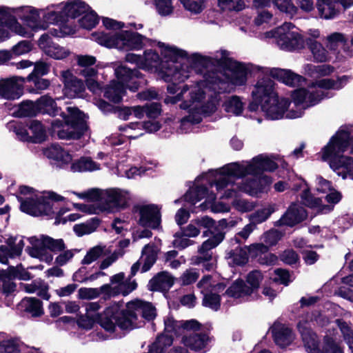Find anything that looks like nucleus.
I'll list each match as a JSON object with an SVG mask.
<instances>
[{"instance_id": "nucleus-1", "label": "nucleus", "mask_w": 353, "mask_h": 353, "mask_svg": "<svg viewBox=\"0 0 353 353\" xmlns=\"http://www.w3.org/2000/svg\"><path fill=\"white\" fill-rule=\"evenodd\" d=\"M192 60L195 67L205 70L203 80L190 88L185 85L176 96L165 99L166 103L174 104L183 100L181 109H188L191 103L200 101L206 96L216 100V94L230 92L236 85H244L247 81L248 69L241 63L233 61L226 50L216 52L212 56L194 54Z\"/></svg>"}, {"instance_id": "nucleus-2", "label": "nucleus", "mask_w": 353, "mask_h": 353, "mask_svg": "<svg viewBox=\"0 0 353 353\" xmlns=\"http://www.w3.org/2000/svg\"><path fill=\"white\" fill-rule=\"evenodd\" d=\"M277 168L270 157L259 154L251 161L231 163L216 170L219 176L211 186L214 185L218 192L224 190L221 198L236 196L238 190L251 196L256 195L272 183V179L263 172H272Z\"/></svg>"}, {"instance_id": "nucleus-3", "label": "nucleus", "mask_w": 353, "mask_h": 353, "mask_svg": "<svg viewBox=\"0 0 353 353\" xmlns=\"http://www.w3.org/2000/svg\"><path fill=\"white\" fill-rule=\"evenodd\" d=\"M160 58L157 52L147 50L143 55V69L155 68L159 70L164 81H168L170 76L176 81H183L190 76L192 68L186 59L187 53L174 46L159 43Z\"/></svg>"}, {"instance_id": "nucleus-4", "label": "nucleus", "mask_w": 353, "mask_h": 353, "mask_svg": "<svg viewBox=\"0 0 353 353\" xmlns=\"http://www.w3.org/2000/svg\"><path fill=\"white\" fill-rule=\"evenodd\" d=\"M350 77L347 75L338 77L336 80L332 79H323L316 81L315 84L307 88L295 90L292 94V103L294 108L287 112L288 119L301 117L304 110L311 106L315 105L327 96V90H339L343 88L349 81Z\"/></svg>"}, {"instance_id": "nucleus-5", "label": "nucleus", "mask_w": 353, "mask_h": 353, "mask_svg": "<svg viewBox=\"0 0 353 353\" xmlns=\"http://www.w3.org/2000/svg\"><path fill=\"white\" fill-rule=\"evenodd\" d=\"M348 145L353 154V140H350V133L341 130L332 137L327 145L322 149V160L327 161L330 167L343 179L353 180V159L343 155Z\"/></svg>"}, {"instance_id": "nucleus-6", "label": "nucleus", "mask_w": 353, "mask_h": 353, "mask_svg": "<svg viewBox=\"0 0 353 353\" xmlns=\"http://www.w3.org/2000/svg\"><path fill=\"white\" fill-rule=\"evenodd\" d=\"M20 193L29 196H18L20 201V209L22 212L34 216H51L57 214L55 223H60L59 218L67 210L61 209L58 212L54 202L63 201L65 198L54 192H48L44 196H38L32 192L33 189L27 186H21Z\"/></svg>"}, {"instance_id": "nucleus-7", "label": "nucleus", "mask_w": 353, "mask_h": 353, "mask_svg": "<svg viewBox=\"0 0 353 353\" xmlns=\"http://www.w3.org/2000/svg\"><path fill=\"white\" fill-rule=\"evenodd\" d=\"M252 94L255 100L260 102L261 108L266 117L272 120L282 119L291 104L287 99H279L274 91V83L270 78L259 79Z\"/></svg>"}, {"instance_id": "nucleus-8", "label": "nucleus", "mask_w": 353, "mask_h": 353, "mask_svg": "<svg viewBox=\"0 0 353 353\" xmlns=\"http://www.w3.org/2000/svg\"><path fill=\"white\" fill-rule=\"evenodd\" d=\"M194 223L198 227L207 230L203 232V236L209 238L205 241L198 249V254L192 259L194 265H202L206 270L213 269L214 262L212 249L220 244L225 238V232L219 229L215 221L209 216H205L197 218Z\"/></svg>"}, {"instance_id": "nucleus-9", "label": "nucleus", "mask_w": 353, "mask_h": 353, "mask_svg": "<svg viewBox=\"0 0 353 353\" xmlns=\"http://www.w3.org/2000/svg\"><path fill=\"white\" fill-rule=\"evenodd\" d=\"M92 37L102 46L123 50H140L147 40L145 37L139 33L128 30L94 32Z\"/></svg>"}, {"instance_id": "nucleus-10", "label": "nucleus", "mask_w": 353, "mask_h": 353, "mask_svg": "<svg viewBox=\"0 0 353 353\" xmlns=\"http://www.w3.org/2000/svg\"><path fill=\"white\" fill-rule=\"evenodd\" d=\"M67 114L62 116L63 121H52L54 134L61 139H76L86 131L87 125L82 118L83 113L75 107H67Z\"/></svg>"}, {"instance_id": "nucleus-11", "label": "nucleus", "mask_w": 353, "mask_h": 353, "mask_svg": "<svg viewBox=\"0 0 353 353\" xmlns=\"http://www.w3.org/2000/svg\"><path fill=\"white\" fill-rule=\"evenodd\" d=\"M28 241L31 245L26 249L28 254L48 263L53 259L52 255L48 251L59 252L65 249L63 239H54L48 236L41 235L40 238L32 236L28 238Z\"/></svg>"}, {"instance_id": "nucleus-12", "label": "nucleus", "mask_w": 353, "mask_h": 353, "mask_svg": "<svg viewBox=\"0 0 353 353\" xmlns=\"http://www.w3.org/2000/svg\"><path fill=\"white\" fill-rule=\"evenodd\" d=\"M294 26L292 23H284L277 28L267 32L265 37L273 39L281 50L292 51L304 48L305 40L299 32L293 31Z\"/></svg>"}, {"instance_id": "nucleus-13", "label": "nucleus", "mask_w": 353, "mask_h": 353, "mask_svg": "<svg viewBox=\"0 0 353 353\" xmlns=\"http://www.w3.org/2000/svg\"><path fill=\"white\" fill-rule=\"evenodd\" d=\"M75 194L79 198H90L99 201L103 205L102 210L104 211H112L115 208H123L127 205L128 199L127 192L119 189L92 190L86 193Z\"/></svg>"}, {"instance_id": "nucleus-14", "label": "nucleus", "mask_w": 353, "mask_h": 353, "mask_svg": "<svg viewBox=\"0 0 353 353\" xmlns=\"http://www.w3.org/2000/svg\"><path fill=\"white\" fill-rule=\"evenodd\" d=\"M89 9V6L81 0H69L64 5L56 6L54 10H49L43 17L49 23H63L68 18L75 19L80 17Z\"/></svg>"}, {"instance_id": "nucleus-15", "label": "nucleus", "mask_w": 353, "mask_h": 353, "mask_svg": "<svg viewBox=\"0 0 353 353\" xmlns=\"http://www.w3.org/2000/svg\"><path fill=\"white\" fill-rule=\"evenodd\" d=\"M132 310L128 308V304L125 310L120 312L114 313L112 308H107L105 310V317L99 319L100 325L108 332H113L116 325L122 330H132L137 319V312Z\"/></svg>"}, {"instance_id": "nucleus-16", "label": "nucleus", "mask_w": 353, "mask_h": 353, "mask_svg": "<svg viewBox=\"0 0 353 353\" xmlns=\"http://www.w3.org/2000/svg\"><path fill=\"white\" fill-rule=\"evenodd\" d=\"M73 32V30L68 29L67 28H63V29L52 28L48 33L41 36L39 40V46L48 56L54 59H65L70 54V51L57 43H55L52 41V36L54 37H62Z\"/></svg>"}, {"instance_id": "nucleus-17", "label": "nucleus", "mask_w": 353, "mask_h": 353, "mask_svg": "<svg viewBox=\"0 0 353 353\" xmlns=\"http://www.w3.org/2000/svg\"><path fill=\"white\" fill-rule=\"evenodd\" d=\"M341 198V194L333 189L325 196V199L329 204L324 205L322 203L321 199L314 197L307 189H305L301 194V199L305 205L310 208H316L319 212L323 214L331 212L334 208V205L338 203Z\"/></svg>"}, {"instance_id": "nucleus-18", "label": "nucleus", "mask_w": 353, "mask_h": 353, "mask_svg": "<svg viewBox=\"0 0 353 353\" xmlns=\"http://www.w3.org/2000/svg\"><path fill=\"white\" fill-rule=\"evenodd\" d=\"M25 81V78L17 76L0 79V97L7 100L19 99L23 92Z\"/></svg>"}, {"instance_id": "nucleus-19", "label": "nucleus", "mask_w": 353, "mask_h": 353, "mask_svg": "<svg viewBox=\"0 0 353 353\" xmlns=\"http://www.w3.org/2000/svg\"><path fill=\"white\" fill-rule=\"evenodd\" d=\"M164 331L168 336L185 335L190 331H197L200 329L201 324L194 319L185 321H178L172 316H168L164 319Z\"/></svg>"}, {"instance_id": "nucleus-20", "label": "nucleus", "mask_w": 353, "mask_h": 353, "mask_svg": "<svg viewBox=\"0 0 353 353\" xmlns=\"http://www.w3.org/2000/svg\"><path fill=\"white\" fill-rule=\"evenodd\" d=\"M124 274L120 272L112 276L110 279L111 285L105 284L101 286V290L108 296H114L119 294L123 296L128 295L137 288V283L134 281L125 282Z\"/></svg>"}, {"instance_id": "nucleus-21", "label": "nucleus", "mask_w": 353, "mask_h": 353, "mask_svg": "<svg viewBox=\"0 0 353 353\" xmlns=\"http://www.w3.org/2000/svg\"><path fill=\"white\" fill-rule=\"evenodd\" d=\"M307 217V213L301 205L292 203L287 209L282 216L274 222V226L293 227L305 221Z\"/></svg>"}, {"instance_id": "nucleus-22", "label": "nucleus", "mask_w": 353, "mask_h": 353, "mask_svg": "<svg viewBox=\"0 0 353 353\" xmlns=\"http://www.w3.org/2000/svg\"><path fill=\"white\" fill-rule=\"evenodd\" d=\"M158 252L159 249L154 243L145 245L142 250L141 258L131 268V275L134 276L141 265L142 272L148 271L156 262Z\"/></svg>"}, {"instance_id": "nucleus-23", "label": "nucleus", "mask_w": 353, "mask_h": 353, "mask_svg": "<svg viewBox=\"0 0 353 353\" xmlns=\"http://www.w3.org/2000/svg\"><path fill=\"white\" fill-rule=\"evenodd\" d=\"M139 223L143 227L157 228L161 223L160 209L154 204L143 205L139 207Z\"/></svg>"}, {"instance_id": "nucleus-24", "label": "nucleus", "mask_w": 353, "mask_h": 353, "mask_svg": "<svg viewBox=\"0 0 353 353\" xmlns=\"http://www.w3.org/2000/svg\"><path fill=\"white\" fill-rule=\"evenodd\" d=\"M6 243L7 245L0 246V262L3 264H8V258L21 256L25 245L22 239L13 236L7 239Z\"/></svg>"}, {"instance_id": "nucleus-25", "label": "nucleus", "mask_w": 353, "mask_h": 353, "mask_svg": "<svg viewBox=\"0 0 353 353\" xmlns=\"http://www.w3.org/2000/svg\"><path fill=\"white\" fill-rule=\"evenodd\" d=\"M161 128L160 124L156 121H148L144 123H131L119 127V130L125 132V136L129 139H137L143 135V128L149 132H157Z\"/></svg>"}, {"instance_id": "nucleus-26", "label": "nucleus", "mask_w": 353, "mask_h": 353, "mask_svg": "<svg viewBox=\"0 0 353 353\" xmlns=\"http://www.w3.org/2000/svg\"><path fill=\"white\" fill-rule=\"evenodd\" d=\"M49 10L47 12L41 11L39 12L37 10L34 8H32L31 7H25L22 8L17 12V16L21 18L22 20H23L27 25L31 28L32 30H39V29H46L47 28V26L45 24H41L39 21L40 15L43 14L45 13H47ZM45 21L49 23L46 19H45L44 17H43Z\"/></svg>"}, {"instance_id": "nucleus-27", "label": "nucleus", "mask_w": 353, "mask_h": 353, "mask_svg": "<svg viewBox=\"0 0 353 353\" xmlns=\"http://www.w3.org/2000/svg\"><path fill=\"white\" fill-rule=\"evenodd\" d=\"M211 341L212 338L207 334L196 333L195 331L190 334L186 332L182 338V342L185 346L194 351L200 352L206 351L205 349Z\"/></svg>"}, {"instance_id": "nucleus-28", "label": "nucleus", "mask_w": 353, "mask_h": 353, "mask_svg": "<svg viewBox=\"0 0 353 353\" xmlns=\"http://www.w3.org/2000/svg\"><path fill=\"white\" fill-rule=\"evenodd\" d=\"M265 72L290 86L299 85L305 80L302 76L295 74L290 70L277 68H266Z\"/></svg>"}, {"instance_id": "nucleus-29", "label": "nucleus", "mask_w": 353, "mask_h": 353, "mask_svg": "<svg viewBox=\"0 0 353 353\" xmlns=\"http://www.w3.org/2000/svg\"><path fill=\"white\" fill-rule=\"evenodd\" d=\"M298 330L301 335L304 345L309 353H316L319 348V339L314 333L307 321H300L297 324Z\"/></svg>"}, {"instance_id": "nucleus-30", "label": "nucleus", "mask_w": 353, "mask_h": 353, "mask_svg": "<svg viewBox=\"0 0 353 353\" xmlns=\"http://www.w3.org/2000/svg\"><path fill=\"white\" fill-rule=\"evenodd\" d=\"M114 73L117 79L116 81L123 85L125 88H128L130 89L132 88L128 83L137 84L136 80L141 76V72L137 69L131 70L124 65L117 67Z\"/></svg>"}, {"instance_id": "nucleus-31", "label": "nucleus", "mask_w": 353, "mask_h": 353, "mask_svg": "<svg viewBox=\"0 0 353 353\" xmlns=\"http://www.w3.org/2000/svg\"><path fill=\"white\" fill-rule=\"evenodd\" d=\"M305 44L311 52L314 62L325 63L330 61L329 52L321 43L312 39H306Z\"/></svg>"}, {"instance_id": "nucleus-32", "label": "nucleus", "mask_w": 353, "mask_h": 353, "mask_svg": "<svg viewBox=\"0 0 353 353\" xmlns=\"http://www.w3.org/2000/svg\"><path fill=\"white\" fill-rule=\"evenodd\" d=\"M128 308L137 312V316H142L144 319L152 320L156 316V309L151 303L135 300L128 303Z\"/></svg>"}, {"instance_id": "nucleus-33", "label": "nucleus", "mask_w": 353, "mask_h": 353, "mask_svg": "<svg viewBox=\"0 0 353 353\" xmlns=\"http://www.w3.org/2000/svg\"><path fill=\"white\" fill-rule=\"evenodd\" d=\"M38 113L48 114L50 116H57L60 114L61 117L65 112L61 111L57 107L54 100L48 95H43L37 101Z\"/></svg>"}, {"instance_id": "nucleus-34", "label": "nucleus", "mask_w": 353, "mask_h": 353, "mask_svg": "<svg viewBox=\"0 0 353 353\" xmlns=\"http://www.w3.org/2000/svg\"><path fill=\"white\" fill-rule=\"evenodd\" d=\"M174 284L172 276L166 272L159 273L149 281V288L152 291H165Z\"/></svg>"}, {"instance_id": "nucleus-35", "label": "nucleus", "mask_w": 353, "mask_h": 353, "mask_svg": "<svg viewBox=\"0 0 353 353\" xmlns=\"http://www.w3.org/2000/svg\"><path fill=\"white\" fill-rule=\"evenodd\" d=\"M125 88L116 81H112L104 90L103 96L110 101L117 103L121 101L125 92Z\"/></svg>"}, {"instance_id": "nucleus-36", "label": "nucleus", "mask_w": 353, "mask_h": 353, "mask_svg": "<svg viewBox=\"0 0 353 353\" xmlns=\"http://www.w3.org/2000/svg\"><path fill=\"white\" fill-rule=\"evenodd\" d=\"M225 285L222 283H217L212 287V291L206 292L203 299V304L215 311L220 307V296L217 294L223 291Z\"/></svg>"}, {"instance_id": "nucleus-37", "label": "nucleus", "mask_w": 353, "mask_h": 353, "mask_svg": "<svg viewBox=\"0 0 353 353\" xmlns=\"http://www.w3.org/2000/svg\"><path fill=\"white\" fill-rule=\"evenodd\" d=\"M272 332L275 343L281 347L288 345L293 339L292 330L284 325L274 326Z\"/></svg>"}, {"instance_id": "nucleus-38", "label": "nucleus", "mask_w": 353, "mask_h": 353, "mask_svg": "<svg viewBox=\"0 0 353 353\" xmlns=\"http://www.w3.org/2000/svg\"><path fill=\"white\" fill-rule=\"evenodd\" d=\"M78 73L85 78L88 88L90 91L95 92L99 89V84L97 81L98 70L95 67L79 68Z\"/></svg>"}, {"instance_id": "nucleus-39", "label": "nucleus", "mask_w": 353, "mask_h": 353, "mask_svg": "<svg viewBox=\"0 0 353 353\" xmlns=\"http://www.w3.org/2000/svg\"><path fill=\"white\" fill-rule=\"evenodd\" d=\"M225 293L234 299L244 298L252 294L251 288L243 280H236L226 290Z\"/></svg>"}, {"instance_id": "nucleus-40", "label": "nucleus", "mask_w": 353, "mask_h": 353, "mask_svg": "<svg viewBox=\"0 0 353 353\" xmlns=\"http://www.w3.org/2000/svg\"><path fill=\"white\" fill-rule=\"evenodd\" d=\"M0 278H18L20 280L28 281L31 279V275L20 263L17 266H9L6 270H0Z\"/></svg>"}, {"instance_id": "nucleus-41", "label": "nucleus", "mask_w": 353, "mask_h": 353, "mask_svg": "<svg viewBox=\"0 0 353 353\" xmlns=\"http://www.w3.org/2000/svg\"><path fill=\"white\" fill-rule=\"evenodd\" d=\"M61 77L65 86L70 90L76 94H79L83 91L84 84L83 81L78 79L70 71H63L61 72Z\"/></svg>"}, {"instance_id": "nucleus-42", "label": "nucleus", "mask_w": 353, "mask_h": 353, "mask_svg": "<svg viewBox=\"0 0 353 353\" xmlns=\"http://www.w3.org/2000/svg\"><path fill=\"white\" fill-rule=\"evenodd\" d=\"M335 3V1L331 0H322L317 6L320 17L325 19L335 17L339 13V10L336 8Z\"/></svg>"}, {"instance_id": "nucleus-43", "label": "nucleus", "mask_w": 353, "mask_h": 353, "mask_svg": "<svg viewBox=\"0 0 353 353\" xmlns=\"http://www.w3.org/2000/svg\"><path fill=\"white\" fill-rule=\"evenodd\" d=\"M70 169L74 172L94 171L99 169V164L97 163L89 157H82L72 163Z\"/></svg>"}, {"instance_id": "nucleus-44", "label": "nucleus", "mask_w": 353, "mask_h": 353, "mask_svg": "<svg viewBox=\"0 0 353 353\" xmlns=\"http://www.w3.org/2000/svg\"><path fill=\"white\" fill-rule=\"evenodd\" d=\"M20 305L32 316H39L43 314L41 302L36 298H25L22 299Z\"/></svg>"}, {"instance_id": "nucleus-45", "label": "nucleus", "mask_w": 353, "mask_h": 353, "mask_svg": "<svg viewBox=\"0 0 353 353\" xmlns=\"http://www.w3.org/2000/svg\"><path fill=\"white\" fill-rule=\"evenodd\" d=\"M14 114L19 117H34L38 114L37 101H23L17 106Z\"/></svg>"}, {"instance_id": "nucleus-46", "label": "nucleus", "mask_w": 353, "mask_h": 353, "mask_svg": "<svg viewBox=\"0 0 353 353\" xmlns=\"http://www.w3.org/2000/svg\"><path fill=\"white\" fill-rule=\"evenodd\" d=\"M99 224L100 220L97 217H94L83 223L75 225L73 230L77 236H81L94 232Z\"/></svg>"}, {"instance_id": "nucleus-47", "label": "nucleus", "mask_w": 353, "mask_h": 353, "mask_svg": "<svg viewBox=\"0 0 353 353\" xmlns=\"http://www.w3.org/2000/svg\"><path fill=\"white\" fill-rule=\"evenodd\" d=\"M48 156L63 164H68L72 161V157L68 152L57 145H54L49 148Z\"/></svg>"}, {"instance_id": "nucleus-48", "label": "nucleus", "mask_w": 353, "mask_h": 353, "mask_svg": "<svg viewBox=\"0 0 353 353\" xmlns=\"http://www.w3.org/2000/svg\"><path fill=\"white\" fill-rule=\"evenodd\" d=\"M29 130L32 134L30 142L41 143L45 141L46 137V130L39 121H32L30 124Z\"/></svg>"}, {"instance_id": "nucleus-49", "label": "nucleus", "mask_w": 353, "mask_h": 353, "mask_svg": "<svg viewBox=\"0 0 353 353\" xmlns=\"http://www.w3.org/2000/svg\"><path fill=\"white\" fill-rule=\"evenodd\" d=\"M336 323L340 329L343 340L347 344L349 350L351 353H353V330L343 320L337 319Z\"/></svg>"}, {"instance_id": "nucleus-50", "label": "nucleus", "mask_w": 353, "mask_h": 353, "mask_svg": "<svg viewBox=\"0 0 353 353\" xmlns=\"http://www.w3.org/2000/svg\"><path fill=\"white\" fill-rule=\"evenodd\" d=\"M275 211L274 205H269L262 209L258 210L250 215L252 224H259L265 221Z\"/></svg>"}, {"instance_id": "nucleus-51", "label": "nucleus", "mask_w": 353, "mask_h": 353, "mask_svg": "<svg viewBox=\"0 0 353 353\" xmlns=\"http://www.w3.org/2000/svg\"><path fill=\"white\" fill-rule=\"evenodd\" d=\"M208 194V189L205 186L199 185L194 189L190 190L184 195L185 201L195 204Z\"/></svg>"}, {"instance_id": "nucleus-52", "label": "nucleus", "mask_w": 353, "mask_h": 353, "mask_svg": "<svg viewBox=\"0 0 353 353\" xmlns=\"http://www.w3.org/2000/svg\"><path fill=\"white\" fill-rule=\"evenodd\" d=\"M223 107L227 112L239 115L243 111V104L239 97L232 96L225 101Z\"/></svg>"}, {"instance_id": "nucleus-53", "label": "nucleus", "mask_w": 353, "mask_h": 353, "mask_svg": "<svg viewBox=\"0 0 353 353\" xmlns=\"http://www.w3.org/2000/svg\"><path fill=\"white\" fill-rule=\"evenodd\" d=\"M106 248L105 246L97 245L90 249L86 255L82 260L83 264L89 265L97 261L101 256L106 255Z\"/></svg>"}, {"instance_id": "nucleus-54", "label": "nucleus", "mask_w": 353, "mask_h": 353, "mask_svg": "<svg viewBox=\"0 0 353 353\" xmlns=\"http://www.w3.org/2000/svg\"><path fill=\"white\" fill-rule=\"evenodd\" d=\"M274 5L282 12L285 13L290 17L294 16L298 8L294 6L292 0H272Z\"/></svg>"}, {"instance_id": "nucleus-55", "label": "nucleus", "mask_w": 353, "mask_h": 353, "mask_svg": "<svg viewBox=\"0 0 353 353\" xmlns=\"http://www.w3.org/2000/svg\"><path fill=\"white\" fill-rule=\"evenodd\" d=\"M308 71L310 76L319 77H325L331 74L334 71V68L331 65H307Z\"/></svg>"}, {"instance_id": "nucleus-56", "label": "nucleus", "mask_w": 353, "mask_h": 353, "mask_svg": "<svg viewBox=\"0 0 353 353\" xmlns=\"http://www.w3.org/2000/svg\"><path fill=\"white\" fill-rule=\"evenodd\" d=\"M26 80L34 85V88L30 90V92L39 93L43 90L48 89L50 82L47 79L39 77L28 76Z\"/></svg>"}, {"instance_id": "nucleus-57", "label": "nucleus", "mask_w": 353, "mask_h": 353, "mask_svg": "<svg viewBox=\"0 0 353 353\" xmlns=\"http://www.w3.org/2000/svg\"><path fill=\"white\" fill-rule=\"evenodd\" d=\"M83 17L79 20V23L81 27L85 29H92L98 23V17L97 14L92 11L88 10L84 14Z\"/></svg>"}, {"instance_id": "nucleus-58", "label": "nucleus", "mask_w": 353, "mask_h": 353, "mask_svg": "<svg viewBox=\"0 0 353 353\" xmlns=\"http://www.w3.org/2000/svg\"><path fill=\"white\" fill-rule=\"evenodd\" d=\"M172 343L173 338H172V336L163 334L159 336L152 345L158 353H163L165 349L170 346Z\"/></svg>"}, {"instance_id": "nucleus-59", "label": "nucleus", "mask_w": 353, "mask_h": 353, "mask_svg": "<svg viewBox=\"0 0 353 353\" xmlns=\"http://www.w3.org/2000/svg\"><path fill=\"white\" fill-rule=\"evenodd\" d=\"M232 205L236 210L243 213L254 210L256 207V203L248 199L236 198L232 201Z\"/></svg>"}, {"instance_id": "nucleus-60", "label": "nucleus", "mask_w": 353, "mask_h": 353, "mask_svg": "<svg viewBox=\"0 0 353 353\" xmlns=\"http://www.w3.org/2000/svg\"><path fill=\"white\" fill-rule=\"evenodd\" d=\"M101 318L105 317V312L103 314H98L97 319H95L92 316L88 315L86 316H80L77 319V324L79 327L90 330L92 327L94 322H97L100 324V319Z\"/></svg>"}, {"instance_id": "nucleus-61", "label": "nucleus", "mask_w": 353, "mask_h": 353, "mask_svg": "<svg viewBox=\"0 0 353 353\" xmlns=\"http://www.w3.org/2000/svg\"><path fill=\"white\" fill-rule=\"evenodd\" d=\"M219 6L223 10L240 11L245 7L241 0H218Z\"/></svg>"}, {"instance_id": "nucleus-62", "label": "nucleus", "mask_w": 353, "mask_h": 353, "mask_svg": "<svg viewBox=\"0 0 353 353\" xmlns=\"http://www.w3.org/2000/svg\"><path fill=\"white\" fill-rule=\"evenodd\" d=\"M154 4L158 13L161 16L169 15L173 12L172 0H154Z\"/></svg>"}, {"instance_id": "nucleus-63", "label": "nucleus", "mask_w": 353, "mask_h": 353, "mask_svg": "<svg viewBox=\"0 0 353 353\" xmlns=\"http://www.w3.org/2000/svg\"><path fill=\"white\" fill-rule=\"evenodd\" d=\"M327 48L331 50H336L339 43L345 42L344 35L339 32H334L326 37Z\"/></svg>"}, {"instance_id": "nucleus-64", "label": "nucleus", "mask_w": 353, "mask_h": 353, "mask_svg": "<svg viewBox=\"0 0 353 353\" xmlns=\"http://www.w3.org/2000/svg\"><path fill=\"white\" fill-rule=\"evenodd\" d=\"M263 279L261 273L258 270L250 272L247 276V283L249 288H251L252 294L258 289Z\"/></svg>"}]
</instances>
